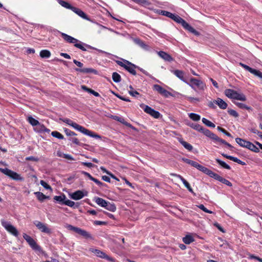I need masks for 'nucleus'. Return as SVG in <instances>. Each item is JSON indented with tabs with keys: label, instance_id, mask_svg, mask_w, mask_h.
Returning <instances> with one entry per match:
<instances>
[{
	"label": "nucleus",
	"instance_id": "nucleus-1",
	"mask_svg": "<svg viewBox=\"0 0 262 262\" xmlns=\"http://www.w3.org/2000/svg\"><path fill=\"white\" fill-rule=\"evenodd\" d=\"M61 36L65 41L68 43H73L74 46L80 49L82 51H88L89 49L97 50L99 52H103L102 51L98 50L89 45L86 44L78 40L77 39L70 36L64 33L60 32Z\"/></svg>",
	"mask_w": 262,
	"mask_h": 262
},
{
	"label": "nucleus",
	"instance_id": "nucleus-2",
	"mask_svg": "<svg viewBox=\"0 0 262 262\" xmlns=\"http://www.w3.org/2000/svg\"><path fill=\"white\" fill-rule=\"evenodd\" d=\"M63 122L66 123L68 124V125L72 126L73 128H74L75 129H77L82 133L84 134V135H88L90 137L95 138L96 139H100L101 136L93 132H92L84 127L78 124L77 123L74 122L73 121L69 119H66L63 120Z\"/></svg>",
	"mask_w": 262,
	"mask_h": 262
},
{
	"label": "nucleus",
	"instance_id": "nucleus-3",
	"mask_svg": "<svg viewBox=\"0 0 262 262\" xmlns=\"http://www.w3.org/2000/svg\"><path fill=\"white\" fill-rule=\"evenodd\" d=\"M172 20L177 23L180 24L182 27L185 29L193 33L196 36H199L200 33L191 27L188 23H187L184 19L178 15L172 14L171 18Z\"/></svg>",
	"mask_w": 262,
	"mask_h": 262
},
{
	"label": "nucleus",
	"instance_id": "nucleus-4",
	"mask_svg": "<svg viewBox=\"0 0 262 262\" xmlns=\"http://www.w3.org/2000/svg\"><path fill=\"white\" fill-rule=\"evenodd\" d=\"M194 90H196V88L200 90H204L206 87V84L202 80L192 77L190 79L189 82L186 83Z\"/></svg>",
	"mask_w": 262,
	"mask_h": 262
},
{
	"label": "nucleus",
	"instance_id": "nucleus-5",
	"mask_svg": "<svg viewBox=\"0 0 262 262\" xmlns=\"http://www.w3.org/2000/svg\"><path fill=\"white\" fill-rule=\"evenodd\" d=\"M0 171L14 180L23 181L24 180V178L20 174L7 168H0Z\"/></svg>",
	"mask_w": 262,
	"mask_h": 262
},
{
	"label": "nucleus",
	"instance_id": "nucleus-6",
	"mask_svg": "<svg viewBox=\"0 0 262 262\" xmlns=\"http://www.w3.org/2000/svg\"><path fill=\"white\" fill-rule=\"evenodd\" d=\"M23 237L33 250L38 251H40L41 250V247L37 245L36 241L30 236L28 235L26 233H24Z\"/></svg>",
	"mask_w": 262,
	"mask_h": 262
},
{
	"label": "nucleus",
	"instance_id": "nucleus-7",
	"mask_svg": "<svg viewBox=\"0 0 262 262\" xmlns=\"http://www.w3.org/2000/svg\"><path fill=\"white\" fill-rule=\"evenodd\" d=\"M2 225L5 229L12 235L15 237H17L18 236V231L16 228L12 225L9 222L3 220L2 221Z\"/></svg>",
	"mask_w": 262,
	"mask_h": 262
},
{
	"label": "nucleus",
	"instance_id": "nucleus-8",
	"mask_svg": "<svg viewBox=\"0 0 262 262\" xmlns=\"http://www.w3.org/2000/svg\"><path fill=\"white\" fill-rule=\"evenodd\" d=\"M67 228L69 230H72L75 232L80 234V235L83 236L85 238H91V235L88 232L84 230H82L78 227H74L71 225H68L67 226Z\"/></svg>",
	"mask_w": 262,
	"mask_h": 262
},
{
	"label": "nucleus",
	"instance_id": "nucleus-9",
	"mask_svg": "<svg viewBox=\"0 0 262 262\" xmlns=\"http://www.w3.org/2000/svg\"><path fill=\"white\" fill-rule=\"evenodd\" d=\"M142 108L143 109L144 111L147 114H149L151 116L153 117L154 118L158 119L160 116V113L157 111H155L151 107L142 104L140 105Z\"/></svg>",
	"mask_w": 262,
	"mask_h": 262
},
{
	"label": "nucleus",
	"instance_id": "nucleus-10",
	"mask_svg": "<svg viewBox=\"0 0 262 262\" xmlns=\"http://www.w3.org/2000/svg\"><path fill=\"white\" fill-rule=\"evenodd\" d=\"M34 224L36 226L38 230L41 232L46 233L48 234H50L52 233L51 229H50L48 225L46 224L42 223L41 222L35 221Z\"/></svg>",
	"mask_w": 262,
	"mask_h": 262
},
{
	"label": "nucleus",
	"instance_id": "nucleus-11",
	"mask_svg": "<svg viewBox=\"0 0 262 262\" xmlns=\"http://www.w3.org/2000/svg\"><path fill=\"white\" fill-rule=\"evenodd\" d=\"M152 89L154 91H157L158 93L164 96L165 97H168V96L171 95V93L170 92L167 91L166 89H164L159 84H154L153 85Z\"/></svg>",
	"mask_w": 262,
	"mask_h": 262
},
{
	"label": "nucleus",
	"instance_id": "nucleus-12",
	"mask_svg": "<svg viewBox=\"0 0 262 262\" xmlns=\"http://www.w3.org/2000/svg\"><path fill=\"white\" fill-rule=\"evenodd\" d=\"M201 132L206 137L212 140L215 143H217V141L220 139V138L216 135L207 128L203 127Z\"/></svg>",
	"mask_w": 262,
	"mask_h": 262
},
{
	"label": "nucleus",
	"instance_id": "nucleus-13",
	"mask_svg": "<svg viewBox=\"0 0 262 262\" xmlns=\"http://www.w3.org/2000/svg\"><path fill=\"white\" fill-rule=\"evenodd\" d=\"M92 252L95 254V255L101 258H104L107 260L109 261H114V259L112 257H110L108 255L106 254L103 251L98 249H93Z\"/></svg>",
	"mask_w": 262,
	"mask_h": 262
},
{
	"label": "nucleus",
	"instance_id": "nucleus-14",
	"mask_svg": "<svg viewBox=\"0 0 262 262\" xmlns=\"http://www.w3.org/2000/svg\"><path fill=\"white\" fill-rule=\"evenodd\" d=\"M88 192L85 191L84 192L81 190H77L71 194V198L74 200H78L87 196Z\"/></svg>",
	"mask_w": 262,
	"mask_h": 262
},
{
	"label": "nucleus",
	"instance_id": "nucleus-15",
	"mask_svg": "<svg viewBox=\"0 0 262 262\" xmlns=\"http://www.w3.org/2000/svg\"><path fill=\"white\" fill-rule=\"evenodd\" d=\"M126 62L127 64L123 65L124 68L132 75H136L137 73L135 69L138 68V67L128 61L126 60Z\"/></svg>",
	"mask_w": 262,
	"mask_h": 262
},
{
	"label": "nucleus",
	"instance_id": "nucleus-16",
	"mask_svg": "<svg viewBox=\"0 0 262 262\" xmlns=\"http://www.w3.org/2000/svg\"><path fill=\"white\" fill-rule=\"evenodd\" d=\"M203 172L207 174L210 177L214 179L215 180H216L220 182V180L222 179V177L220 176V175H219L218 174L214 172L212 170L209 169L207 167H205V168Z\"/></svg>",
	"mask_w": 262,
	"mask_h": 262
},
{
	"label": "nucleus",
	"instance_id": "nucleus-17",
	"mask_svg": "<svg viewBox=\"0 0 262 262\" xmlns=\"http://www.w3.org/2000/svg\"><path fill=\"white\" fill-rule=\"evenodd\" d=\"M203 172L207 174L210 177L214 179L215 180H216L220 182V180L222 179V177L220 176V175H219L218 174L214 172L212 170L209 169L207 167H205V168Z\"/></svg>",
	"mask_w": 262,
	"mask_h": 262
},
{
	"label": "nucleus",
	"instance_id": "nucleus-18",
	"mask_svg": "<svg viewBox=\"0 0 262 262\" xmlns=\"http://www.w3.org/2000/svg\"><path fill=\"white\" fill-rule=\"evenodd\" d=\"M203 172L207 174L210 177L214 179L215 180H216L220 182V180L222 179V177L220 176V175H219L218 174L214 172L212 170L209 169L207 167H205V168Z\"/></svg>",
	"mask_w": 262,
	"mask_h": 262
},
{
	"label": "nucleus",
	"instance_id": "nucleus-19",
	"mask_svg": "<svg viewBox=\"0 0 262 262\" xmlns=\"http://www.w3.org/2000/svg\"><path fill=\"white\" fill-rule=\"evenodd\" d=\"M158 54L165 61L171 62L173 60V58L172 57V56L165 52L160 51L158 52Z\"/></svg>",
	"mask_w": 262,
	"mask_h": 262
},
{
	"label": "nucleus",
	"instance_id": "nucleus-20",
	"mask_svg": "<svg viewBox=\"0 0 262 262\" xmlns=\"http://www.w3.org/2000/svg\"><path fill=\"white\" fill-rule=\"evenodd\" d=\"M221 155L224 157H225V158H227V159H228L229 160H230L231 161H233L234 162L237 163L239 164H241L242 165H246V163L245 162L241 161V160L238 159L236 157H233V156H229V155H227V154H225L224 153L221 154Z\"/></svg>",
	"mask_w": 262,
	"mask_h": 262
},
{
	"label": "nucleus",
	"instance_id": "nucleus-21",
	"mask_svg": "<svg viewBox=\"0 0 262 262\" xmlns=\"http://www.w3.org/2000/svg\"><path fill=\"white\" fill-rule=\"evenodd\" d=\"M172 176H174L178 178L181 181L183 182V184L187 188V189L191 192H193V190L189 184V183L181 175L177 174H171Z\"/></svg>",
	"mask_w": 262,
	"mask_h": 262
},
{
	"label": "nucleus",
	"instance_id": "nucleus-22",
	"mask_svg": "<svg viewBox=\"0 0 262 262\" xmlns=\"http://www.w3.org/2000/svg\"><path fill=\"white\" fill-rule=\"evenodd\" d=\"M34 130L38 133H49L50 130L47 128L43 124H41L39 123L35 127Z\"/></svg>",
	"mask_w": 262,
	"mask_h": 262
},
{
	"label": "nucleus",
	"instance_id": "nucleus-23",
	"mask_svg": "<svg viewBox=\"0 0 262 262\" xmlns=\"http://www.w3.org/2000/svg\"><path fill=\"white\" fill-rule=\"evenodd\" d=\"M72 11H73L74 12H75L76 14L78 15L79 16H80L82 18H84L86 20H89V18L88 17L86 14L81 9H80L78 8L73 7V8H72Z\"/></svg>",
	"mask_w": 262,
	"mask_h": 262
},
{
	"label": "nucleus",
	"instance_id": "nucleus-24",
	"mask_svg": "<svg viewBox=\"0 0 262 262\" xmlns=\"http://www.w3.org/2000/svg\"><path fill=\"white\" fill-rule=\"evenodd\" d=\"M172 73L182 81L185 82L186 83H187V81L184 78V72L183 71L176 70H173Z\"/></svg>",
	"mask_w": 262,
	"mask_h": 262
},
{
	"label": "nucleus",
	"instance_id": "nucleus-25",
	"mask_svg": "<svg viewBox=\"0 0 262 262\" xmlns=\"http://www.w3.org/2000/svg\"><path fill=\"white\" fill-rule=\"evenodd\" d=\"M63 204L64 205H67L74 209L78 208L80 206L79 203H75L74 202L70 200H66V201L63 202Z\"/></svg>",
	"mask_w": 262,
	"mask_h": 262
},
{
	"label": "nucleus",
	"instance_id": "nucleus-26",
	"mask_svg": "<svg viewBox=\"0 0 262 262\" xmlns=\"http://www.w3.org/2000/svg\"><path fill=\"white\" fill-rule=\"evenodd\" d=\"M213 102L217 104L219 107L221 109H226L227 107V104L221 98H218Z\"/></svg>",
	"mask_w": 262,
	"mask_h": 262
},
{
	"label": "nucleus",
	"instance_id": "nucleus-27",
	"mask_svg": "<svg viewBox=\"0 0 262 262\" xmlns=\"http://www.w3.org/2000/svg\"><path fill=\"white\" fill-rule=\"evenodd\" d=\"M75 70L77 72H79L83 73H97V71L92 68H83V69H79L76 68Z\"/></svg>",
	"mask_w": 262,
	"mask_h": 262
},
{
	"label": "nucleus",
	"instance_id": "nucleus-28",
	"mask_svg": "<svg viewBox=\"0 0 262 262\" xmlns=\"http://www.w3.org/2000/svg\"><path fill=\"white\" fill-rule=\"evenodd\" d=\"M94 201L100 206L102 207H105L107 204V202L106 200H104L102 198L99 197H95L94 199Z\"/></svg>",
	"mask_w": 262,
	"mask_h": 262
},
{
	"label": "nucleus",
	"instance_id": "nucleus-29",
	"mask_svg": "<svg viewBox=\"0 0 262 262\" xmlns=\"http://www.w3.org/2000/svg\"><path fill=\"white\" fill-rule=\"evenodd\" d=\"M34 194L37 198L38 200L41 202H43V201L46 199H49L50 198L49 196H47L45 195L43 193L39 191L35 192Z\"/></svg>",
	"mask_w": 262,
	"mask_h": 262
},
{
	"label": "nucleus",
	"instance_id": "nucleus-30",
	"mask_svg": "<svg viewBox=\"0 0 262 262\" xmlns=\"http://www.w3.org/2000/svg\"><path fill=\"white\" fill-rule=\"evenodd\" d=\"M233 99L245 101L246 100V97L244 94L239 93L235 91Z\"/></svg>",
	"mask_w": 262,
	"mask_h": 262
},
{
	"label": "nucleus",
	"instance_id": "nucleus-31",
	"mask_svg": "<svg viewBox=\"0 0 262 262\" xmlns=\"http://www.w3.org/2000/svg\"><path fill=\"white\" fill-rule=\"evenodd\" d=\"M236 142L241 147L247 148L249 141H246L245 139L236 138L235 139Z\"/></svg>",
	"mask_w": 262,
	"mask_h": 262
},
{
	"label": "nucleus",
	"instance_id": "nucleus-32",
	"mask_svg": "<svg viewBox=\"0 0 262 262\" xmlns=\"http://www.w3.org/2000/svg\"><path fill=\"white\" fill-rule=\"evenodd\" d=\"M135 42L139 45L140 47L142 48L145 49V50H148V46L142 40L139 39V38H136L134 40Z\"/></svg>",
	"mask_w": 262,
	"mask_h": 262
},
{
	"label": "nucleus",
	"instance_id": "nucleus-33",
	"mask_svg": "<svg viewBox=\"0 0 262 262\" xmlns=\"http://www.w3.org/2000/svg\"><path fill=\"white\" fill-rule=\"evenodd\" d=\"M180 143L188 150L191 151L193 149V146L189 143L184 141L182 139H179Z\"/></svg>",
	"mask_w": 262,
	"mask_h": 262
},
{
	"label": "nucleus",
	"instance_id": "nucleus-34",
	"mask_svg": "<svg viewBox=\"0 0 262 262\" xmlns=\"http://www.w3.org/2000/svg\"><path fill=\"white\" fill-rule=\"evenodd\" d=\"M246 148H248V149H249L254 152H256V153L259 152V148L257 147H256L254 144H253L252 142H251L250 141L248 143Z\"/></svg>",
	"mask_w": 262,
	"mask_h": 262
},
{
	"label": "nucleus",
	"instance_id": "nucleus-35",
	"mask_svg": "<svg viewBox=\"0 0 262 262\" xmlns=\"http://www.w3.org/2000/svg\"><path fill=\"white\" fill-rule=\"evenodd\" d=\"M190 165L196 168V169H198V170H199L200 171H201L202 172H203V171L204 170V169L206 167L194 161H192Z\"/></svg>",
	"mask_w": 262,
	"mask_h": 262
},
{
	"label": "nucleus",
	"instance_id": "nucleus-36",
	"mask_svg": "<svg viewBox=\"0 0 262 262\" xmlns=\"http://www.w3.org/2000/svg\"><path fill=\"white\" fill-rule=\"evenodd\" d=\"M194 241V238L190 235H187L183 238V242L185 244H190Z\"/></svg>",
	"mask_w": 262,
	"mask_h": 262
},
{
	"label": "nucleus",
	"instance_id": "nucleus-37",
	"mask_svg": "<svg viewBox=\"0 0 262 262\" xmlns=\"http://www.w3.org/2000/svg\"><path fill=\"white\" fill-rule=\"evenodd\" d=\"M54 200L58 202L59 204H64L63 202L66 201V196L64 194H63L62 195H56L54 197Z\"/></svg>",
	"mask_w": 262,
	"mask_h": 262
},
{
	"label": "nucleus",
	"instance_id": "nucleus-38",
	"mask_svg": "<svg viewBox=\"0 0 262 262\" xmlns=\"http://www.w3.org/2000/svg\"><path fill=\"white\" fill-rule=\"evenodd\" d=\"M104 208L112 212H115L116 210V207L114 203H111L108 201L107 202V204Z\"/></svg>",
	"mask_w": 262,
	"mask_h": 262
},
{
	"label": "nucleus",
	"instance_id": "nucleus-39",
	"mask_svg": "<svg viewBox=\"0 0 262 262\" xmlns=\"http://www.w3.org/2000/svg\"><path fill=\"white\" fill-rule=\"evenodd\" d=\"M58 2L61 6L67 9H69L72 10V8H73V6L66 1L62 0H58Z\"/></svg>",
	"mask_w": 262,
	"mask_h": 262
},
{
	"label": "nucleus",
	"instance_id": "nucleus-40",
	"mask_svg": "<svg viewBox=\"0 0 262 262\" xmlns=\"http://www.w3.org/2000/svg\"><path fill=\"white\" fill-rule=\"evenodd\" d=\"M235 91L232 89H226L225 91V95L229 98L233 99Z\"/></svg>",
	"mask_w": 262,
	"mask_h": 262
},
{
	"label": "nucleus",
	"instance_id": "nucleus-41",
	"mask_svg": "<svg viewBox=\"0 0 262 262\" xmlns=\"http://www.w3.org/2000/svg\"><path fill=\"white\" fill-rule=\"evenodd\" d=\"M40 56L41 58H48L51 56V53L49 50H42L40 52Z\"/></svg>",
	"mask_w": 262,
	"mask_h": 262
},
{
	"label": "nucleus",
	"instance_id": "nucleus-42",
	"mask_svg": "<svg viewBox=\"0 0 262 262\" xmlns=\"http://www.w3.org/2000/svg\"><path fill=\"white\" fill-rule=\"evenodd\" d=\"M188 125L191 127V128H192L193 129L198 131V132H201V130H202V128H203V127L199 124H197V123H190V124H189Z\"/></svg>",
	"mask_w": 262,
	"mask_h": 262
},
{
	"label": "nucleus",
	"instance_id": "nucleus-43",
	"mask_svg": "<svg viewBox=\"0 0 262 262\" xmlns=\"http://www.w3.org/2000/svg\"><path fill=\"white\" fill-rule=\"evenodd\" d=\"M216 162L220 165L222 167L224 168L230 170L231 169V167L228 165L227 164H226L225 162L222 161V160H220L219 159H215Z\"/></svg>",
	"mask_w": 262,
	"mask_h": 262
},
{
	"label": "nucleus",
	"instance_id": "nucleus-44",
	"mask_svg": "<svg viewBox=\"0 0 262 262\" xmlns=\"http://www.w3.org/2000/svg\"><path fill=\"white\" fill-rule=\"evenodd\" d=\"M188 116H189V117L191 120L195 121H199L201 119V116L199 115L195 114V113H190V114H189Z\"/></svg>",
	"mask_w": 262,
	"mask_h": 262
},
{
	"label": "nucleus",
	"instance_id": "nucleus-45",
	"mask_svg": "<svg viewBox=\"0 0 262 262\" xmlns=\"http://www.w3.org/2000/svg\"><path fill=\"white\" fill-rule=\"evenodd\" d=\"M202 122L204 124H205L206 126L212 128H214L215 125L214 123L207 119L206 118H202Z\"/></svg>",
	"mask_w": 262,
	"mask_h": 262
},
{
	"label": "nucleus",
	"instance_id": "nucleus-46",
	"mask_svg": "<svg viewBox=\"0 0 262 262\" xmlns=\"http://www.w3.org/2000/svg\"><path fill=\"white\" fill-rule=\"evenodd\" d=\"M249 72L253 74L255 76L258 77L260 78H262V72L258 70L251 68Z\"/></svg>",
	"mask_w": 262,
	"mask_h": 262
},
{
	"label": "nucleus",
	"instance_id": "nucleus-47",
	"mask_svg": "<svg viewBox=\"0 0 262 262\" xmlns=\"http://www.w3.org/2000/svg\"><path fill=\"white\" fill-rule=\"evenodd\" d=\"M112 78L115 82L118 83L121 81V76L117 72H114L112 74Z\"/></svg>",
	"mask_w": 262,
	"mask_h": 262
},
{
	"label": "nucleus",
	"instance_id": "nucleus-48",
	"mask_svg": "<svg viewBox=\"0 0 262 262\" xmlns=\"http://www.w3.org/2000/svg\"><path fill=\"white\" fill-rule=\"evenodd\" d=\"M29 122L33 126H36L37 124H39V121L31 116H30L28 118Z\"/></svg>",
	"mask_w": 262,
	"mask_h": 262
},
{
	"label": "nucleus",
	"instance_id": "nucleus-49",
	"mask_svg": "<svg viewBox=\"0 0 262 262\" xmlns=\"http://www.w3.org/2000/svg\"><path fill=\"white\" fill-rule=\"evenodd\" d=\"M185 99L191 103H194L200 101L198 98H194L190 96H185Z\"/></svg>",
	"mask_w": 262,
	"mask_h": 262
},
{
	"label": "nucleus",
	"instance_id": "nucleus-50",
	"mask_svg": "<svg viewBox=\"0 0 262 262\" xmlns=\"http://www.w3.org/2000/svg\"><path fill=\"white\" fill-rule=\"evenodd\" d=\"M51 135L59 139H63L64 138L63 136L57 131H53L51 133Z\"/></svg>",
	"mask_w": 262,
	"mask_h": 262
},
{
	"label": "nucleus",
	"instance_id": "nucleus-51",
	"mask_svg": "<svg viewBox=\"0 0 262 262\" xmlns=\"http://www.w3.org/2000/svg\"><path fill=\"white\" fill-rule=\"evenodd\" d=\"M235 104L239 108L242 109H246L247 110H251V107L247 106L246 104L240 103V102H236L235 103Z\"/></svg>",
	"mask_w": 262,
	"mask_h": 262
},
{
	"label": "nucleus",
	"instance_id": "nucleus-52",
	"mask_svg": "<svg viewBox=\"0 0 262 262\" xmlns=\"http://www.w3.org/2000/svg\"><path fill=\"white\" fill-rule=\"evenodd\" d=\"M217 129L220 131V132H222L223 134H224L225 135H226V136H227L228 137H232L231 134L228 132L226 129H225L224 128L220 127V126H217Z\"/></svg>",
	"mask_w": 262,
	"mask_h": 262
},
{
	"label": "nucleus",
	"instance_id": "nucleus-53",
	"mask_svg": "<svg viewBox=\"0 0 262 262\" xmlns=\"http://www.w3.org/2000/svg\"><path fill=\"white\" fill-rule=\"evenodd\" d=\"M217 143H221L226 145L227 147H228L231 150L233 148V146H232L230 144L227 142L225 140L220 138L219 140L217 141Z\"/></svg>",
	"mask_w": 262,
	"mask_h": 262
},
{
	"label": "nucleus",
	"instance_id": "nucleus-54",
	"mask_svg": "<svg viewBox=\"0 0 262 262\" xmlns=\"http://www.w3.org/2000/svg\"><path fill=\"white\" fill-rule=\"evenodd\" d=\"M40 184L45 189H49V190H50L51 191L52 190V187L47 183H46L45 181L41 180L40 182Z\"/></svg>",
	"mask_w": 262,
	"mask_h": 262
},
{
	"label": "nucleus",
	"instance_id": "nucleus-55",
	"mask_svg": "<svg viewBox=\"0 0 262 262\" xmlns=\"http://www.w3.org/2000/svg\"><path fill=\"white\" fill-rule=\"evenodd\" d=\"M64 132L68 136H73L77 135L75 132L71 131V130L66 128H64Z\"/></svg>",
	"mask_w": 262,
	"mask_h": 262
},
{
	"label": "nucleus",
	"instance_id": "nucleus-56",
	"mask_svg": "<svg viewBox=\"0 0 262 262\" xmlns=\"http://www.w3.org/2000/svg\"><path fill=\"white\" fill-rule=\"evenodd\" d=\"M198 207L200 209H201L202 210H203V211H204L206 213H210V214H211V213H213V212L212 211H210V210H208L203 204H200V205L198 206Z\"/></svg>",
	"mask_w": 262,
	"mask_h": 262
},
{
	"label": "nucleus",
	"instance_id": "nucleus-57",
	"mask_svg": "<svg viewBox=\"0 0 262 262\" xmlns=\"http://www.w3.org/2000/svg\"><path fill=\"white\" fill-rule=\"evenodd\" d=\"M134 2L141 5L142 6L148 4V2L146 0H132Z\"/></svg>",
	"mask_w": 262,
	"mask_h": 262
},
{
	"label": "nucleus",
	"instance_id": "nucleus-58",
	"mask_svg": "<svg viewBox=\"0 0 262 262\" xmlns=\"http://www.w3.org/2000/svg\"><path fill=\"white\" fill-rule=\"evenodd\" d=\"M220 182L228 186L231 187L232 186V183L223 177L220 180Z\"/></svg>",
	"mask_w": 262,
	"mask_h": 262
},
{
	"label": "nucleus",
	"instance_id": "nucleus-59",
	"mask_svg": "<svg viewBox=\"0 0 262 262\" xmlns=\"http://www.w3.org/2000/svg\"><path fill=\"white\" fill-rule=\"evenodd\" d=\"M160 14H161L164 16H166L169 18H171L173 13L169 12L168 11H165V10H161Z\"/></svg>",
	"mask_w": 262,
	"mask_h": 262
},
{
	"label": "nucleus",
	"instance_id": "nucleus-60",
	"mask_svg": "<svg viewBox=\"0 0 262 262\" xmlns=\"http://www.w3.org/2000/svg\"><path fill=\"white\" fill-rule=\"evenodd\" d=\"M113 94L117 97H118V98H119L120 99L122 100H123V101H126V102H130V100H129V99L127 98H125V97L124 96H121L118 94H116L115 93H113Z\"/></svg>",
	"mask_w": 262,
	"mask_h": 262
},
{
	"label": "nucleus",
	"instance_id": "nucleus-61",
	"mask_svg": "<svg viewBox=\"0 0 262 262\" xmlns=\"http://www.w3.org/2000/svg\"><path fill=\"white\" fill-rule=\"evenodd\" d=\"M228 113L230 115L234 117H238V114L233 110H228Z\"/></svg>",
	"mask_w": 262,
	"mask_h": 262
},
{
	"label": "nucleus",
	"instance_id": "nucleus-62",
	"mask_svg": "<svg viewBox=\"0 0 262 262\" xmlns=\"http://www.w3.org/2000/svg\"><path fill=\"white\" fill-rule=\"evenodd\" d=\"M92 181L100 187L105 185V184L103 183L102 182L100 181L99 180H98L95 178H94V179L92 180Z\"/></svg>",
	"mask_w": 262,
	"mask_h": 262
},
{
	"label": "nucleus",
	"instance_id": "nucleus-63",
	"mask_svg": "<svg viewBox=\"0 0 262 262\" xmlns=\"http://www.w3.org/2000/svg\"><path fill=\"white\" fill-rule=\"evenodd\" d=\"M26 160L27 161H36V162L38 161V159L37 158H35L33 156L28 157L26 158Z\"/></svg>",
	"mask_w": 262,
	"mask_h": 262
},
{
	"label": "nucleus",
	"instance_id": "nucleus-64",
	"mask_svg": "<svg viewBox=\"0 0 262 262\" xmlns=\"http://www.w3.org/2000/svg\"><path fill=\"white\" fill-rule=\"evenodd\" d=\"M129 94L133 97H137V96L140 95V94L136 91H129Z\"/></svg>",
	"mask_w": 262,
	"mask_h": 262
}]
</instances>
